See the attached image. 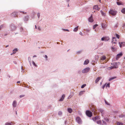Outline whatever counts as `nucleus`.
Wrapping results in <instances>:
<instances>
[{
	"mask_svg": "<svg viewBox=\"0 0 125 125\" xmlns=\"http://www.w3.org/2000/svg\"><path fill=\"white\" fill-rule=\"evenodd\" d=\"M106 57L105 56L103 55L100 58V62L101 64L104 63H105V61H104L106 59Z\"/></svg>",
	"mask_w": 125,
	"mask_h": 125,
	"instance_id": "obj_1",
	"label": "nucleus"
},
{
	"mask_svg": "<svg viewBox=\"0 0 125 125\" xmlns=\"http://www.w3.org/2000/svg\"><path fill=\"white\" fill-rule=\"evenodd\" d=\"M86 115L89 117H91L92 115V113L89 110H87L86 111Z\"/></svg>",
	"mask_w": 125,
	"mask_h": 125,
	"instance_id": "obj_2",
	"label": "nucleus"
},
{
	"mask_svg": "<svg viewBox=\"0 0 125 125\" xmlns=\"http://www.w3.org/2000/svg\"><path fill=\"white\" fill-rule=\"evenodd\" d=\"M109 13L112 15L115 16L117 12L113 10H111L109 11Z\"/></svg>",
	"mask_w": 125,
	"mask_h": 125,
	"instance_id": "obj_3",
	"label": "nucleus"
},
{
	"mask_svg": "<svg viewBox=\"0 0 125 125\" xmlns=\"http://www.w3.org/2000/svg\"><path fill=\"white\" fill-rule=\"evenodd\" d=\"M90 70V68L89 67H87L83 69L82 71L83 73H85L88 72Z\"/></svg>",
	"mask_w": 125,
	"mask_h": 125,
	"instance_id": "obj_4",
	"label": "nucleus"
},
{
	"mask_svg": "<svg viewBox=\"0 0 125 125\" xmlns=\"http://www.w3.org/2000/svg\"><path fill=\"white\" fill-rule=\"evenodd\" d=\"M76 120L79 124H82V121L81 119L79 117H77L76 118Z\"/></svg>",
	"mask_w": 125,
	"mask_h": 125,
	"instance_id": "obj_5",
	"label": "nucleus"
},
{
	"mask_svg": "<svg viewBox=\"0 0 125 125\" xmlns=\"http://www.w3.org/2000/svg\"><path fill=\"white\" fill-rule=\"evenodd\" d=\"M10 28L12 30H14L16 29V27L13 24H11L10 25Z\"/></svg>",
	"mask_w": 125,
	"mask_h": 125,
	"instance_id": "obj_6",
	"label": "nucleus"
},
{
	"mask_svg": "<svg viewBox=\"0 0 125 125\" xmlns=\"http://www.w3.org/2000/svg\"><path fill=\"white\" fill-rule=\"evenodd\" d=\"M111 42L113 45V44H115L117 43V41H116L115 37H114L113 38V39Z\"/></svg>",
	"mask_w": 125,
	"mask_h": 125,
	"instance_id": "obj_7",
	"label": "nucleus"
},
{
	"mask_svg": "<svg viewBox=\"0 0 125 125\" xmlns=\"http://www.w3.org/2000/svg\"><path fill=\"white\" fill-rule=\"evenodd\" d=\"M122 55L123 54L122 53H120L119 54H118L117 55L116 57V60H117L119 59V58L122 56Z\"/></svg>",
	"mask_w": 125,
	"mask_h": 125,
	"instance_id": "obj_8",
	"label": "nucleus"
},
{
	"mask_svg": "<svg viewBox=\"0 0 125 125\" xmlns=\"http://www.w3.org/2000/svg\"><path fill=\"white\" fill-rule=\"evenodd\" d=\"M99 111L102 113V116H104V114L105 113L104 111L102 109H99Z\"/></svg>",
	"mask_w": 125,
	"mask_h": 125,
	"instance_id": "obj_9",
	"label": "nucleus"
},
{
	"mask_svg": "<svg viewBox=\"0 0 125 125\" xmlns=\"http://www.w3.org/2000/svg\"><path fill=\"white\" fill-rule=\"evenodd\" d=\"M11 16L13 17H18V15L17 14V13L15 12L11 14Z\"/></svg>",
	"mask_w": 125,
	"mask_h": 125,
	"instance_id": "obj_10",
	"label": "nucleus"
},
{
	"mask_svg": "<svg viewBox=\"0 0 125 125\" xmlns=\"http://www.w3.org/2000/svg\"><path fill=\"white\" fill-rule=\"evenodd\" d=\"M88 20L90 22H92L94 21L93 19L92 15H91L90 17L89 18Z\"/></svg>",
	"mask_w": 125,
	"mask_h": 125,
	"instance_id": "obj_11",
	"label": "nucleus"
},
{
	"mask_svg": "<svg viewBox=\"0 0 125 125\" xmlns=\"http://www.w3.org/2000/svg\"><path fill=\"white\" fill-rule=\"evenodd\" d=\"M119 46L121 48L122 46H124L125 45V43L124 42H119Z\"/></svg>",
	"mask_w": 125,
	"mask_h": 125,
	"instance_id": "obj_12",
	"label": "nucleus"
},
{
	"mask_svg": "<svg viewBox=\"0 0 125 125\" xmlns=\"http://www.w3.org/2000/svg\"><path fill=\"white\" fill-rule=\"evenodd\" d=\"M102 78L101 77H98L96 79L95 81V83H97L99 81V80Z\"/></svg>",
	"mask_w": 125,
	"mask_h": 125,
	"instance_id": "obj_13",
	"label": "nucleus"
},
{
	"mask_svg": "<svg viewBox=\"0 0 125 125\" xmlns=\"http://www.w3.org/2000/svg\"><path fill=\"white\" fill-rule=\"evenodd\" d=\"M65 95L64 94H63L62 97H61V98L59 100V101H63V99H64V98L65 97Z\"/></svg>",
	"mask_w": 125,
	"mask_h": 125,
	"instance_id": "obj_14",
	"label": "nucleus"
},
{
	"mask_svg": "<svg viewBox=\"0 0 125 125\" xmlns=\"http://www.w3.org/2000/svg\"><path fill=\"white\" fill-rule=\"evenodd\" d=\"M111 49L112 51L114 52L116 50L117 48L116 47L113 46L111 47Z\"/></svg>",
	"mask_w": 125,
	"mask_h": 125,
	"instance_id": "obj_15",
	"label": "nucleus"
},
{
	"mask_svg": "<svg viewBox=\"0 0 125 125\" xmlns=\"http://www.w3.org/2000/svg\"><path fill=\"white\" fill-rule=\"evenodd\" d=\"M17 104V102H16L15 101H13V107H16Z\"/></svg>",
	"mask_w": 125,
	"mask_h": 125,
	"instance_id": "obj_16",
	"label": "nucleus"
},
{
	"mask_svg": "<svg viewBox=\"0 0 125 125\" xmlns=\"http://www.w3.org/2000/svg\"><path fill=\"white\" fill-rule=\"evenodd\" d=\"M68 111L70 113H71L73 111L72 109L71 108H68Z\"/></svg>",
	"mask_w": 125,
	"mask_h": 125,
	"instance_id": "obj_17",
	"label": "nucleus"
},
{
	"mask_svg": "<svg viewBox=\"0 0 125 125\" xmlns=\"http://www.w3.org/2000/svg\"><path fill=\"white\" fill-rule=\"evenodd\" d=\"M89 62V60H88V59L86 60L85 61V62H84V64H85V65H86V64H87Z\"/></svg>",
	"mask_w": 125,
	"mask_h": 125,
	"instance_id": "obj_18",
	"label": "nucleus"
},
{
	"mask_svg": "<svg viewBox=\"0 0 125 125\" xmlns=\"http://www.w3.org/2000/svg\"><path fill=\"white\" fill-rule=\"evenodd\" d=\"M96 123L98 124L101 125L102 124V122L100 120L96 121Z\"/></svg>",
	"mask_w": 125,
	"mask_h": 125,
	"instance_id": "obj_19",
	"label": "nucleus"
},
{
	"mask_svg": "<svg viewBox=\"0 0 125 125\" xmlns=\"http://www.w3.org/2000/svg\"><path fill=\"white\" fill-rule=\"evenodd\" d=\"M93 106L94 107H93V108H92V110L93 111H94V114H95L96 113V112L95 113V111L96 112V109L95 108V107H94V105H93Z\"/></svg>",
	"mask_w": 125,
	"mask_h": 125,
	"instance_id": "obj_20",
	"label": "nucleus"
},
{
	"mask_svg": "<svg viewBox=\"0 0 125 125\" xmlns=\"http://www.w3.org/2000/svg\"><path fill=\"white\" fill-rule=\"evenodd\" d=\"M84 92V91H82L80 92L79 93V95H81L83 94Z\"/></svg>",
	"mask_w": 125,
	"mask_h": 125,
	"instance_id": "obj_21",
	"label": "nucleus"
},
{
	"mask_svg": "<svg viewBox=\"0 0 125 125\" xmlns=\"http://www.w3.org/2000/svg\"><path fill=\"white\" fill-rule=\"evenodd\" d=\"M29 19V17L28 16H26L24 18V20L25 21H27Z\"/></svg>",
	"mask_w": 125,
	"mask_h": 125,
	"instance_id": "obj_22",
	"label": "nucleus"
},
{
	"mask_svg": "<svg viewBox=\"0 0 125 125\" xmlns=\"http://www.w3.org/2000/svg\"><path fill=\"white\" fill-rule=\"evenodd\" d=\"M123 123H122L120 122H117V125H123Z\"/></svg>",
	"mask_w": 125,
	"mask_h": 125,
	"instance_id": "obj_23",
	"label": "nucleus"
},
{
	"mask_svg": "<svg viewBox=\"0 0 125 125\" xmlns=\"http://www.w3.org/2000/svg\"><path fill=\"white\" fill-rule=\"evenodd\" d=\"M102 28H104L106 27V24H104L102 23Z\"/></svg>",
	"mask_w": 125,
	"mask_h": 125,
	"instance_id": "obj_24",
	"label": "nucleus"
},
{
	"mask_svg": "<svg viewBox=\"0 0 125 125\" xmlns=\"http://www.w3.org/2000/svg\"><path fill=\"white\" fill-rule=\"evenodd\" d=\"M100 12L101 14H102V15L103 16H105V13L103 12L102 10H101L100 11Z\"/></svg>",
	"mask_w": 125,
	"mask_h": 125,
	"instance_id": "obj_25",
	"label": "nucleus"
},
{
	"mask_svg": "<svg viewBox=\"0 0 125 125\" xmlns=\"http://www.w3.org/2000/svg\"><path fill=\"white\" fill-rule=\"evenodd\" d=\"M78 26L77 27H75L73 31L74 32L77 31L78 30Z\"/></svg>",
	"mask_w": 125,
	"mask_h": 125,
	"instance_id": "obj_26",
	"label": "nucleus"
},
{
	"mask_svg": "<svg viewBox=\"0 0 125 125\" xmlns=\"http://www.w3.org/2000/svg\"><path fill=\"white\" fill-rule=\"evenodd\" d=\"M105 37V41H108L109 40V38L108 37Z\"/></svg>",
	"mask_w": 125,
	"mask_h": 125,
	"instance_id": "obj_27",
	"label": "nucleus"
},
{
	"mask_svg": "<svg viewBox=\"0 0 125 125\" xmlns=\"http://www.w3.org/2000/svg\"><path fill=\"white\" fill-rule=\"evenodd\" d=\"M12 122H11V123H8L7 122L5 124L6 125H11Z\"/></svg>",
	"mask_w": 125,
	"mask_h": 125,
	"instance_id": "obj_28",
	"label": "nucleus"
},
{
	"mask_svg": "<svg viewBox=\"0 0 125 125\" xmlns=\"http://www.w3.org/2000/svg\"><path fill=\"white\" fill-rule=\"evenodd\" d=\"M98 6L97 5H95L93 7V9H95L96 10H97Z\"/></svg>",
	"mask_w": 125,
	"mask_h": 125,
	"instance_id": "obj_29",
	"label": "nucleus"
},
{
	"mask_svg": "<svg viewBox=\"0 0 125 125\" xmlns=\"http://www.w3.org/2000/svg\"><path fill=\"white\" fill-rule=\"evenodd\" d=\"M121 12L125 14V8H123Z\"/></svg>",
	"mask_w": 125,
	"mask_h": 125,
	"instance_id": "obj_30",
	"label": "nucleus"
},
{
	"mask_svg": "<svg viewBox=\"0 0 125 125\" xmlns=\"http://www.w3.org/2000/svg\"><path fill=\"white\" fill-rule=\"evenodd\" d=\"M58 115H59L61 116L62 115V113L61 111H59L58 113Z\"/></svg>",
	"mask_w": 125,
	"mask_h": 125,
	"instance_id": "obj_31",
	"label": "nucleus"
},
{
	"mask_svg": "<svg viewBox=\"0 0 125 125\" xmlns=\"http://www.w3.org/2000/svg\"><path fill=\"white\" fill-rule=\"evenodd\" d=\"M98 26V25L97 24H95L93 26V29H95L97 26Z\"/></svg>",
	"mask_w": 125,
	"mask_h": 125,
	"instance_id": "obj_32",
	"label": "nucleus"
},
{
	"mask_svg": "<svg viewBox=\"0 0 125 125\" xmlns=\"http://www.w3.org/2000/svg\"><path fill=\"white\" fill-rule=\"evenodd\" d=\"M116 78V77H111L109 79V81H111V80H113L115 78Z\"/></svg>",
	"mask_w": 125,
	"mask_h": 125,
	"instance_id": "obj_33",
	"label": "nucleus"
},
{
	"mask_svg": "<svg viewBox=\"0 0 125 125\" xmlns=\"http://www.w3.org/2000/svg\"><path fill=\"white\" fill-rule=\"evenodd\" d=\"M28 59L30 63V65H31V58L30 57H29L28 58Z\"/></svg>",
	"mask_w": 125,
	"mask_h": 125,
	"instance_id": "obj_34",
	"label": "nucleus"
},
{
	"mask_svg": "<svg viewBox=\"0 0 125 125\" xmlns=\"http://www.w3.org/2000/svg\"><path fill=\"white\" fill-rule=\"evenodd\" d=\"M117 4L118 5H120L122 4L121 2H117Z\"/></svg>",
	"mask_w": 125,
	"mask_h": 125,
	"instance_id": "obj_35",
	"label": "nucleus"
},
{
	"mask_svg": "<svg viewBox=\"0 0 125 125\" xmlns=\"http://www.w3.org/2000/svg\"><path fill=\"white\" fill-rule=\"evenodd\" d=\"M115 35L116 37L118 39H119L120 37V35H119L117 34H116Z\"/></svg>",
	"mask_w": 125,
	"mask_h": 125,
	"instance_id": "obj_36",
	"label": "nucleus"
},
{
	"mask_svg": "<svg viewBox=\"0 0 125 125\" xmlns=\"http://www.w3.org/2000/svg\"><path fill=\"white\" fill-rule=\"evenodd\" d=\"M86 86V84H83L82 85V86L81 87V88H84L85 86Z\"/></svg>",
	"mask_w": 125,
	"mask_h": 125,
	"instance_id": "obj_37",
	"label": "nucleus"
},
{
	"mask_svg": "<svg viewBox=\"0 0 125 125\" xmlns=\"http://www.w3.org/2000/svg\"><path fill=\"white\" fill-rule=\"evenodd\" d=\"M110 87V83H108L106 85V87Z\"/></svg>",
	"mask_w": 125,
	"mask_h": 125,
	"instance_id": "obj_38",
	"label": "nucleus"
},
{
	"mask_svg": "<svg viewBox=\"0 0 125 125\" xmlns=\"http://www.w3.org/2000/svg\"><path fill=\"white\" fill-rule=\"evenodd\" d=\"M103 121V124L102 125H106V123L104 121Z\"/></svg>",
	"mask_w": 125,
	"mask_h": 125,
	"instance_id": "obj_39",
	"label": "nucleus"
},
{
	"mask_svg": "<svg viewBox=\"0 0 125 125\" xmlns=\"http://www.w3.org/2000/svg\"><path fill=\"white\" fill-rule=\"evenodd\" d=\"M93 120L94 121H96L97 119H96V117H94L92 118Z\"/></svg>",
	"mask_w": 125,
	"mask_h": 125,
	"instance_id": "obj_40",
	"label": "nucleus"
},
{
	"mask_svg": "<svg viewBox=\"0 0 125 125\" xmlns=\"http://www.w3.org/2000/svg\"><path fill=\"white\" fill-rule=\"evenodd\" d=\"M118 67L117 66H113L112 67V68H117Z\"/></svg>",
	"mask_w": 125,
	"mask_h": 125,
	"instance_id": "obj_41",
	"label": "nucleus"
},
{
	"mask_svg": "<svg viewBox=\"0 0 125 125\" xmlns=\"http://www.w3.org/2000/svg\"><path fill=\"white\" fill-rule=\"evenodd\" d=\"M37 16L38 18H39L40 16V13H38L37 14Z\"/></svg>",
	"mask_w": 125,
	"mask_h": 125,
	"instance_id": "obj_42",
	"label": "nucleus"
},
{
	"mask_svg": "<svg viewBox=\"0 0 125 125\" xmlns=\"http://www.w3.org/2000/svg\"><path fill=\"white\" fill-rule=\"evenodd\" d=\"M105 37H103V38H101V40L102 41H103L104 40L105 41Z\"/></svg>",
	"mask_w": 125,
	"mask_h": 125,
	"instance_id": "obj_43",
	"label": "nucleus"
},
{
	"mask_svg": "<svg viewBox=\"0 0 125 125\" xmlns=\"http://www.w3.org/2000/svg\"><path fill=\"white\" fill-rule=\"evenodd\" d=\"M3 27V25H1L0 26V30Z\"/></svg>",
	"mask_w": 125,
	"mask_h": 125,
	"instance_id": "obj_44",
	"label": "nucleus"
},
{
	"mask_svg": "<svg viewBox=\"0 0 125 125\" xmlns=\"http://www.w3.org/2000/svg\"><path fill=\"white\" fill-rule=\"evenodd\" d=\"M33 64L35 66H37L36 65V64H35V62H34V61H33L32 62Z\"/></svg>",
	"mask_w": 125,
	"mask_h": 125,
	"instance_id": "obj_45",
	"label": "nucleus"
},
{
	"mask_svg": "<svg viewBox=\"0 0 125 125\" xmlns=\"http://www.w3.org/2000/svg\"><path fill=\"white\" fill-rule=\"evenodd\" d=\"M44 57L46 59V60H47V58H48L47 56L46 55H45L44 56Z\"/></svg>",
	"mask_w": 125,
	"mask_h": 125,
	"instance_id": "obj_46",
	"label": "nucleus"
},
{
	"mask_svg": "<svg viewBox=\"0 0 125 125\" xmlns=\"http://www.w3.org/2000/svg\"><path fill=\"white\" fill-rule=\"evenodd\" d=\"M24 95H21L20 97V98H21V97H23L24 96Z\"/></svg>",
	"mask_w": 125,
	"mask_h": 125,
	"instance_id": "obj_47",
	"label": "nucleus"
},
{
	"mask_svg": "<svg viewBox=\"0 0 125 125\" xmlns=\"http://www.w3.org/2000/svg\"><path fill=\"white\" fill-rule=\"evenodd\" d=\"M105 103H106V104L107 105H109V104L108 103H107L106 101H105Z\"/></svg>",
	"mask_w": 125,
	"mask_h": 125,
	"instance_id": "obj_48",
	"label": "nucleus"
},
{
	"mask_svg": "<svg viewBox=\"0 0 125 125\" xmlns=\"http://www.w3.org/2000/svg\"><path fill=\"white\" fill-rule=\"evenodd\" d=\"M106 85V84H104L102 87V88H103V89H104V88L105 87V86Z\"/></svg>",
	"mask_w": 125,
	"mask_h": 125,
	"instance_id": "obj_49",
	"label": "nucleus"
},
{
	"mask_svg": "<svg viewBox=\"0 0 125 125\" xmlns=\"http://www.w3.org/2000/svg\"><path fill=\"white\" fill-rule=\"evenodd\" d=\"M17 50V48H16V49H14L13 51H16Z\"/></svg>",
	"mask_w": 125,
	"mask_h": 125,
	"instance_id": "obj_50",
	"label": "nucleus"
},
{
	"mask_svg": "<svg viewBox=\"0 0 125 125\" xmlns=\"http://www.w3.org/2000/svg\"><path fill=\"white\" fill-rule=\"evenodd\" d=\"M16 52H13V53H11V55H13V54H15V53Z\"/></svg>",
	"mask_w": 125,
	"mask_h": 125,
	"instance_id": "obj_51",
	"label": "nucleus"
},
{
	"mask_svg": "<svg viewBox=\"0 0 125 125\" xmlns=\"http://www.w3.org/2000/svg\"><path fill=\"white\" fill-rule=\"evenodd\" d=\"M79 34H80L81 35H83V33H82V32H80V33H79Z\"/></svg>",
	"mask_w": 125,
	"mask_h": 125,
	"instance_id": "obj_52",
	"label": "nucleus"
},
{
	"mask_svg": "<svg viewBox=\"0 0 125 125\" xmlns=\"http://www.w3.org/2000/svg\"><path fill=\"white\" fill-rule=\"evenodd\" d=\"M100 9V8L98 7H97V10H99Z\"/></svg>",
	"mask_w": 125,
	"mask_h": 125,
	"instance_id": "obj_53",
	"label": "nucleus"
},
{
	"mask_svg": "<svg viewBox=\"0 0 125 125\" xmlns=\"http://www.w3.org/2000/svg\"><path fill=\"white\" fill-rule=\"evenodd\" d=\"M95 117H96V119L97 120L98 119L99 117H98L96 116Z\"/></svg>",
	"mask_w": 125,
	"mask_h": 125,
	"instance_id": "obj_54",
	"label": "nucleus"
},
{
	"mask_svg": "<svg viewBox=\"0 0 125 125\" xmlns=\"http://www.w3.org/2000/svg\"><path fill=\"white\" fill-rule=\"evenodd\" d=\"M22 12L23 13H26V12H24V11H22V12Z\"/></svg>",
	"mask_w": 125,
	"mask_h": 125,
	"instance_id": "obj_55",
	"label": "nucleus"
},
{
	"mask_svg": "<svg viewBox=\"0 0 125 125\" xmlns=\"http://www.w3.org/2000/svg\"><path fill=\"white\" fill-rule=\"evenodd\" d=\"M38 29L39 30H41V29L40 27H38Z\"/></svg>",
	"mask_w": 125,
	"mask_h": 125,
	"instance_id": "obj_56",
	"label": "nucleus"
},
{
	"mask_svg": "<svg viewBox=\"0 0 125 125\" xmlns=\"http://www.w3.org/2000/svg\"><path fill=\"white\" fill-rule=\"evenodd\" d=\"M65 30L66 31H69V30H68V29Z\"/></svg>",
	"mask_w": 125,
	"mask_h": 125,
	"instance_id": "obj_57",
	"label": "nucleus"
},
{
	"mask_svg": "<svg viewBox=\"0 0 125 125\" xmlns=\"http://www.w3.org/2000/svg\"><path fill=\"white\" fill-rule=\"evenodd\" d=\"M9 46V45H6V47H8Z\"/></svg>",
	"mask_w": 125,
	"mask_h": 125,
	"instance_id": "obj_58",
	"label": "nucleus"
},
{
	"mask_svg": "<svg viewBox=\"0 0 125 125\" xmlns=\"http://www.w3.org/2000/svg\"><path fill=\"white\" fill-rule=\"evenodd\" d=\"M20 83V81H18L17 82V83Z\"/></svg>",
	"mask_w": 125,
	"mask_h": 125,
	"instance_id": "obj_59",
	"label": "nucleus"
},
{
	"mask_svg": "<svg viewBox=\"0 0 125 125\" xmlns=\"http://www.w3.org/2000/svg\"><path fill=\"white\" fill-rule=\"evenodd\" d=\"M125 116V115H123V116H122V117H124Z\"/></svg>",
	"mask_w": 125,
	"mask_h": 125,
	"instance_id": "obj_60",
	"label": "nucleus"
},
{
	"mask_svg": "<svg viewBox=\"0 0 125 125\" xmlns=\"http://www.w3.org/2000/svg\"><path fill=\"white\" fill-rule=\"evenodd\" d=\"M35 27L36 29H37V27L36 25H35Z\"/></svg>",
	"mask_w": 125,
	"mask_h": 125,
	"instance_id": "obj_61",
	"label": "nucleus"
},
{
	"mask_svg": "<svg viewBox=\"0 0 125 125\" xmlns=\"http://www.w3.org/2000/svg\"><path fill=\"white\" fill-rule=\"evenodd\" d=\"M36 57V56H35V55H34V56H33V57Z\"/></svg>",
	"mask_w": 125,
	"mask_h": 125,
	"instance_id": "obj_62",
	"label": "nucleus"
},
{
	"mask_svg": "<svg viewBox=\"0 0 125 125\" xmlns=\"http://www.w3.org/2000/svg\"><path fill=\"white\" fill-rule=\"evenodd\" d=\"M67 1L68 2V1H70V0H67Z\"/></svg>",
	"mask_w": 125,
	"mask_h": 125,
	"instance_id": "obj_63",
	"label": "nucleus"
},
{
	"mask_svg": "<svg viewBox=\"0 0 125 125\" xmlns=\"http://www.w3.org/2000/svg\"><path fill=\"white\" fill-rule=\"evenodd\" d=\"M16 114H17V112H16Z\"/></svg>",
	"mask_w": 125,
	"mask_h": 125,
	"instance_id": "obj_64",
	"label": "nucleus"
}]
</instances>
